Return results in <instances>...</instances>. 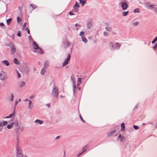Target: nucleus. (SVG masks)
I'll return each mask as SVG.
<instances>
[{
	"label": "nucleus",
	"mask_w": 157,
	"mask_h": 157,
	"mask_svg": "<svg viewBox=\"0 0 157 157\" xmlns=\"http://www.w3.org/2000/svg\"><path fill=\"white\" fill-rule=\"evenodd\" d=\"M109 46L112 49L119 48L121 46V44L118 43H116L114 46L112 42H110L109 44Z\"/></svg>",
	"instance_id": "obj_1"
},
{
	"label": "nucleus",
	"mask_w": 157,
	"mask_h": 157,
	"mask_svg": "<svg viewBox=\"0 0 157 157\" xmlns=\"http://www.w3.org/2000/svg\"><path fill=\"white\" fill-rule=\"evenodd\" d=\"M16 149L17 150V157H22V151L21 149L19 148L18 143L16 147Z\"/></svg>",
	"instance_id": "obj_2"
},
{
	"label": "nucleus",
	"mask_w": 157,
	"mask_h": 157,
	"mask_svg": "<svg viewBox=\"0 0 157 157\" xmlns=\"http://www.w3.org/2000/svg\"><path fill=\"white\" fill-rule=\"evenodd\" d=\"M52 94L53 96L57 97L58 96V89L57 88L55 87L53 89Z\"/></svg>",
	"instance_id": "obj_3"
},
{
	"label": "nucleus",
	"mask_w": 157,
	"mask_h": 157,
	"mask_svg": "<svg viewBox=\"0 0 157 157\" xmlns=\"http://www.w3.org/2000/svg\"><path fill=\"white\" fill-rule=\"evenodd\" d=\"M71 59V55L68 54L67 58L65 59L63 63V66L66 65L68 63Z\"/></svg>",
	"instance_id": "obj_4"
},
{
	"label": "nucleus",
	"mask_w": 157,
	"mask_h": 157,
	"mask_svg": "<svg viewBox=\"0 0 157 157\" xmlns=\"http://www.w3.org/2000/svg\"><path fill=\"white\" fill-rule=\"evenodd\" d=\"M18 102H19L17 101H16V103H15V107H14V111H13V113H12L10 114L9 116H7V117H6V118H10V117H14L15 116V107H16V105H17V103Z\"/></svg>",
	"instance_id": "obj_5"
},
{
	"label": "nucleus",
	"mask_w": 157,
	"mask_h": 157,
	"mask_svg": "<svg viewBox=\"0 0 157 157\" xmlns=\"http://www.w3.org/2000/svg\"><path fill=\"white\" fill-rule=\"evenodd\" d=\"M7 78L6 74L4 72H2L0 75V78L2 80H5Z\"/></svg>",
	"instance_id": "obj_6"
},
{
	"label": "nucleus",
	"mask_w": 157,
	"mask_h": 157,
	"mask_svg": "<svg viewBox=\"0 0 157 157\" xmlns=\"http://www.w3.org/2000/svg\"><path fill=\"white\" fill-rule=\"evenodd\" d=\"M121 6L123 9L124 10H126L128 7V4L125 2L122 3Z\"/></svg>",
	"instance_id": "obj_7"
},
{
	"label": "nucleus",
	"mask_w": 157,
	"mask_h": 157,
	"mask_svg": "<svg viewBox=\"0 0 157 157\" xmlns=\"http://www.w3.org/2000/svg\"><path fill=\"white\" fill-rule=\"evenodd\" d=\"M36 50H35L33 51L34 52H36L38 53H40L41 54H43V52L42 49L39 48L36 49Z\"/></svg>",
	"instance_id": "obj_8"
},
{
	"label": "nucleus",
	"mask_w": 157,
	"mask_h": 157,
	"mask_svg": "<svg viewBox=\"0 0 157 157\" xmlns=\"http://www.w3.org/2000/svg\"><path fill=\"white\" fill-rule=\"evenodd\" d=\"M33 46L34 48L35 49H37L39 48V47L38 45H37L36 42L34 41H33Z\"/></svg>",
	"instance_id": "obj_9"
},
{
	"label": "nucleus",
	"mask_w": 157,
	"mask_h": 157,
	"mask_svg": "<svg viewBox=\"0 0 157 157\" xmlns=\"http://www.w3.org/2000/svg\"><path fill=\"white\" fill-rule=\"evenodd\" d=\"M49 66V62L47 60L45 61L44 63V69H47Z\"/></svg>",
	"instance_id": "obj_10"
},
{
	"label": "nucleus",
	"mask_w": 157,
	"mask_h": 157,
	"mask_svg": "<svg viewBox=\"0 0 157 157\" xmlns=\"http://www.w3.org/2000/svg\"><path fill=\"white\" fill-rule=\"evenodd\" d=\"M118 138L120 139V141L121 142H123L125 140V138L124 137L121 136V135H120L119 136Z\"/></svg>",
	"instance_id": "obj_11"
},
{
	"label": "nucleus",
	"mask_w": 157,
	"mask_h": 157,
	"mask_svg": "<svg viewBox=\"0 0 157 157\" xmlns=\"http://www.w3.org/2000/svg\"><path fill=\"white\" fill-rule=\"evenodd\" d=\"M64 44L65 45V47L67 48L70 45L71 43L68 41H66L64 42Z\"/></svg>",
	"instance_id": "obj_12"
},
{
	"label": "nucleus",
	"mask_w": 157,
	"mask_h": 157,
	"mask_svg": "<svg viewBox=\"0 0 157 157\" xmlns=\"http://www.w3.org/2000/svg\"><path fill=\"white\" fill-rule=\"evenodd\" d=\"M12 125H13V126L16 127L18 126V122L17 121H15L14 122L12 123Z\"/></svg>",
	"instance_id": "obj_13"
},
{
	"label": "nucleus",
	"mask_w": 157,
	"mask_h": 157,
	"mask_svg": "<svg viewBox=\"0 0 157 157\" xmlns=\"http://www.w3.org/2000/svg\"><path fill=\"white\" fill-rule=\"evenodd\" d=\"M121 131L122 132L124 131L125 130V124L124 123H123L121 124Z\"/></svg>",
	"instance_id": "obj_14"
},
{
	"label": "nucleus",
	"mask_w": 157,
	"mask_h": 157,
	"mask_svg": "<svg viewBox=\"0 0 157 157\" xmlns=\"http://www.w3.org/2000/svg\"><path fill=\"white\" fill-rule=\"evenodd\" d=\"M116 130L114 129L112 131H110L109 133L108 134V135L109 136H111L112 135L115 133L116 132Z\"/></svg>",
	"instance_id": "obj_15"
},
{
	"label": "nucleus",
	"mask_w": 157,
	"mask_h": 157,
	"mask_svg": "<svg viewBox=\"0 0 157 157\" xmlns=\"http://www.w3.org/2000/svg\"><path fill=\"white\" fill-rule=\"evenodd\" d=\"M25 101H29V105H28V107H29V108L30 109H31V105L32 104V102L31 101L28 99H25Z\"/></svg>",
	"instance_id": "obj_16"
},
{
	"label": "nucleus",
	"mask_w": 157,
	"mask_h": 157,
	"mask_svg": "<svg viewBox=\"0 0 157 157\" xmlns=\"http://www.w3.org/2000/svg\"><path fill=\"white\" fill-rule=\"evenodd\" d=\"M86 0H79L80 3L82 4V6H83L86 3Z\"/></svg>",
	"instance_id": "obj_17"
},
{
	"label": "nucleus",
	"mask_w": 157,
	"mask_h": 157,
	"mask_svg": "<svg viewBox=\"0 0 157 157\" xmlns=\"http://www.w3.org/2000/svg\"><path fill=\"white\" fill-rule=\"evenodd\" d=\"M12 21V18H9V19H8L6 21V22L7 23V24L8 25H9L11 22Z\"/></svg>",
	"instance_id": "obj_18"
},
{
	"label": "nucleus",
	"mask_w": 157,
	"mask_h": 157,
	"mask_svg": "<svg viewBox=\"0 0 157 157\" xmlns=\"http://www.w3.org/2000/svg\"><path fill=\"white\" fill-rule=\"evenodd\" d=\"M82 82V78H78V79L77 86H79Z\"/></svg>",
	"instance_id": "obj_19"
},
{
	"label": "nucleus",
	"mask_w": 157,
	"mask_h": 157,
	"mask_svg": "<svg viewBox=\"0 0 157 157\" xmlns=\"http://www.w3.org/2000/svg\"><path fill=\"white\" fill-rule=\"evenodd\" d=\"M87 147H85L83 148L82 149V152L79 155H78V156H79L81 154H82V153L85 152L86 149Z\"/></svg>",
	"instance_id": "obj_20"
},
{
	"label": "nucleus",
	"mask_w": 157,
	"mask_h": 157,
	"mask_svg": "<svg viewBox=\"0 0 157 157\" xmlns=\"http://www.w3.org/2000/svg\"><path fill=\"white\" fill-rule=\"evenodd\" d=\"M2 63L7 66H8L9 65V63L8 61L7 60L3 61H2Z\"/></svg>",
	"instance_id": "obj_21"
},
{
	"label": "nucleus",
	"mask_w": 157,
	"mask_h": 157,
	"mask_svg": "<svg viewBox=\"0 0 157 157\" xmlns=\"http://www.w3.org/2000/svg\"><path fill=\"white\" fill-rule=\"evenodd\" d=\"M11 51L12 53V54H13V53L15 52L16 51V48L13 45L11 46Z\"/></svg>",
	"instance_id": "obj_22"
},
{
	"label": "nucleus",
	"mask_w": 157,
	"mask_h": 157,
	"mask_svg": "<svg viewBox=\"0 0 157 157\" xmlns=\"http://www.w3.org/2000/svg\"><path fill=\"white\" fill-rule=\"evenodd\" d=\"M35 122L38 123L40 124H41L43 123V122L42 121L39 120H36L35 121Z\"/></svg>",
	"instance_id": "obj_23"
},
{
	"label": "nucleus",
	"mask_w": 157,
	"mask_h": 157,
	"mask_svg": "<svg viewBox=\"0 0 157 157\" xmlns=\"http://www.w3.org/2000/svg\"><path fill=\"white\" fill-rule=\"evenodd\" d=\"M79 7V5L78 3L77 2H76L75 5L73 6V7L75 8V9H77Z\"/></svg>",
	"instance_id": "obj_24"
},
{
	"label": "nucleus",
	"mask_w": 157,
	"mask_h": 157,
	"mask_svg": "<svg viewBox=\"0 0 157 157\" xmlns=\"http://www.w3.org/2000/svg\"><path fill=\"white\" fill-rule=\"evenodd\" d=\"M13 62L14 63L16 64H19L18 60L16 58L14 59Z\"/></svg>",
	"instance_id": "obj_25"
},
{
	"label": "nucleus",
	"mask_w": 157,
	"mask_h": 157,
	"mask_svg": "<svg viewBox=\"0 0 157 157\" xmlns=\"http://www.w3.org/2000/svg\"><path fill=\"white\" fill-rule=\"evenodd\" d=\"M25 83L23 81H22L21 82V83H20V87H23L25 86Z\"/></svg>",
	"instance_id": "obj_26"
},
{
	"label": "nucleus",
	"mask_w": 157,
	"mask_h": 157,
	"mask_svg": "<svg viewBox=\"0 0 157 157\" xmlns=\"http://www.w3.org/2000/svg\"><path fill=\"white\" fill-rule=\"evenodd\" d=\"M129 13L128 11L127 12L124 11L122 13V15L123 16H126Z\"/></svg>",
	"instance_id": "obj_27"
},
{
	"label": "nucleus",
	"mask_w": 157,
	"mask_h": 157,
	"mask_svg": "<svg viewBox=\"0 0 157 157\" xmlns=\"http://www.w3.org/2000/svg\"><path fill=\"white\" fill-rule=\"evenodd\" d=\"M13 126V125H12V123L10 125H8L7 126V128L8 129H10Z\"/></svg>",
	"instance_id": "obj_28"
},
{
	"label": "nucleus",
	"mask_w": 157,
	"mask_h": 157,
	"mask_svg": "<svg viewBox=\"0 0 157 157\" xmlns=\"http://www.w3.org/2000/svg\"><path fill=\"white\" fill-rule=\"evenodd\" d=\"M45 69H44V68L43 67V68L42 69V70L41 71V75H43L44 74V73L45 72V71L44 70Z\"/></svg>",
	"instance_id": "obj_29"
},
{
	"label": "nucleus",
	"mask_w": 157,
	"mask_h": 157,
	"mask_svg": "<svg viewBox=\"0 0 157 157\" xmlns=\"http://www.w3.org/2000/svg\"><path fill=\"white\" fill-rule=\"evenodd\" d=\"M82 37V41L85 43H86L87 41V39L86 38L83 37Z\"/></svg>",
	"instance_id": "obj_30"
},
{
	"label": "nucleus",
	"mask_w": 157,
	"mask_h": 157,
	"mask_svg": "<svg viewBox=\"0 0 157 157\" xmlns=\"http://www.w3.org/2000/svg\"><path fill=\"white\" fill-rule=\"evenodd\" d=\"M2 123L3 124V126L7 125L8 124L7 122L6 121H3Z\"/></svg>",
	"instance_id": "obj_31"
},
{
	"label": "nucleus",
	"mask_w": 157,
	"mask_h": 157,
	"mask_svg": "<svg viewBox=\"0 0 157 157\" xmlns=\"http://www.w3.org/2000/svg\"><path fill=\"white\" fill-rule=\"evenodd\" d=\"M106 29L107 31H109V32L111 31L112 30V28L110 27H106Z\"/></svg>",
	"instance_id": "obj_32"
},
{
	"label": "nucleus",
	"mask_w": 157,
	"mask_h": 157,
	"mask_svg": "<svg viewBox=\"0 0 157 157\" xmlns=\"http://www.w3.org/2000/svg\"><path fill=\"white\" fill-rule=\"evenodd\" d=\"M134 13H139V10L137 8L136 9L134 10Z\"/></svg>",
	"instance_id": "obj_33"
},
{
	"label": "nucleus",
	"mask_w": 157,
	"mask_h": 157,
	"mask_svg": "<svg viewBox=\"0 0 157 157\" xmlns=\"http://www.w3.org/2000/svg\"><path fill=\"white\" fill-rule=\"evenodd\" d=\"M157 40V36L152 41V43L154 44Z\"/></svg>",
	"instance_id": "obj_34"
},
{
	"label": "nucleus",
	"mask_w": 157,
	"mask_h": 157,
	"mask_svg": "<svg viewBox=\"0 0 157 157\" xmlns=\"http://www.w3.org/2000/svg\"><path fill=\"white\" fill-rule=\"evenodd\" d=\"M11 98H10V100L11 101H13V98H14V96L13 94H11Z\"/></svg>",
	"instance_id": "obj_35"
},
{
	"label": "nucleus",
	"mask_w": 157,
	"mask_h": 157,
	"mask_svg": "<svg viewBox=\"0 0 157 157\" xmlns=\"http://www.w3.org/2000/svg\"><path fill=\"white\" fill-rule=\"evenodd\" d=\"M21 31H19L18 32V33H17V35L18 36H21Z\"/></svg>",
	"instance_id": "obj_36"
},
{
	"label": "nucleus",
	"mask_w": 157,
	"mask_h": 157,
	"mask_svg": "<svg viewBox=\"0 0 157 157\" xmlns=\"http://www.w3.org/2000/svg\"><path fill=\"white\" fill-rule=\"evenodd\" d=\"M153 5H149L148 6V8H149L150 9H152L153 8Z\"/></svg>",
	"instance_id": "obj_37"
},
{
	"label": "nucleus",
	"mask_w": 157,
	"mask_h": 157,
	"mask_svg": "<svg viewBox=\"0 0 157 157\" xmlns=\"http://www.w3.org/2000/svg\"><path fill=\"white\" fill-rule=\"evenodd\" d=\"M17 22H18V23H19V22L21 21V19L19 17H17Z\"/></svg>",
	"instance_id": "obj_38"
},
{
	"label": "nucleus",
	"mask_w": 157,
	"mask_h": 157,
	"mask_svg": "<svg viewBox=\"0 0 157 157\" xmlns=\"http://www.w3.org/2000/svg\"><path fill=\"white\" fill-rule=\"evenodd\" d=\"M17 75H18V78H20L21 77V75L19 73V72H18V71H17Z\"/></svg>",
	"instance_id": "obj_39"
},
{
	"label": "nucleus",
	"mask_w": 157,
	"mask_h": 157,
	"mask_svg": "<svg viewBox=\"0 0 157 157\" xmlns=\"http://www.w3.org/2000/svg\"><path fill=\"white\" fill-rule=\"evenodd\" d=\"M133 127L135 129H136V130L139 129V127H138V126H137L134 125L133 126Z\"/></svg>",
	"instance_id": "obj_40"
},
{
	"label": "nucleus",
	"mask_w": 157,
	"mask_h": 157,
	"mask_svg": "<svg viewBox=\"0 0 157 157\" xmlns=\"http://www.w3.org/2000/svg\"><path fill=\"white\" fill-rule=\"evenodd\" d=\"M133 25H134L135 26H137L139 24V23L137 22H135L133 23Z\"/></svg>",
	"instance_id": "obj_41"
},
{
	"label": "nucleus",
	"mask_w": 157,
	"mask_h": 157,
	"mask_svg": "<svg viewBox=\"0 0 157 157\" xmlns=\"http://www.w3.org/2000/svg\"><path fill=\"white\" fill-rule=\"evenodd\" d=\"M84 34V33L83 32V31H81V32L80 33V35L82 36V37H83V35Z\"/></svg>",
	"instance_id": "obj_42"
},
{
	"label": "nucleus",
	"mask_w": 157,
	"mask_h": 157,
	"mask_svg": "<svg viewBox=\"0 0 157 157\" xmlns=\"http://www.w3.org/2000/svg\"><path fill=\"white\" fill-rule=\"evenodd\" d=\"M104 34L105 36H108V33L105 32L104 33Z\"/></svg>",
	"instance_id": "obj_43"
},
{
	"label": "nucleus",
	"mask_w": 157,
	"mask_h": 157,
	"mask_svg": "<svg viewBox=\"0 0 157 157\" xmlns=\"http://www.w3.org/2000/svg\"><path fill=\"white\" fill-rule=\"evenodd\" d=\"M35 95H33L30 96L29 97V98L30 99H32V98H34L35 97Z\"/></svg>",
	"instance_id": "obj_44"
},
{
	"label": "nucleus",
	"mask_w": 157,
	"mask_h": 157,
	"mask_svg": "<svg viewBox=\"0 0 157 157\" xmlns=\"http://www.w3.org/2000/svg\"><path fill=\"white\" fill-rule=\"evenodd\" d=\"M74 88H73V91H74V92L75 91V88H76V86H75V83H74Z\"/></svg>",
	"instance_id": "obj_45"
},
{
	"label": "nucleus",
	"mask_w": 157,
	"mask_h": 157,
	"mask_svg": "<svg viewBox=\"0 0 157 157\" xmlns=\"http://www.w3.org/2000/svg\"><path fill=\"white\" fill-rule=\"evenodd\" d=\"M80 118L81 120L83 122H84V121L83 120V119L82 118V117L80 115Z\"/></svg>",
	"instance_id": "obj_46"
},
{
	"label": "nucleus",
	"mask_w": 157,
	"mask_h": 157,
	"mask_svg": "<svg viewBox=\"0 0 157 157\" xmlns=\"http://www.w3.org/2000/svg\"><path fill=\"white\" fill-rule=\"evenodd\" d=\"M30 6H31L33 7V9H34L36 8V6L34 5H30Z\"/></svg>",
	"instance_id": "obj_47"
},
{
	"label": "nucleus",
	"mask_w": 157,
	"mask_h": 157,
	"mask_svg": "<svg viewBox=\"0 0 157 157\" xmlns=\"http://www.w3.org/2000/svg\"><path fill=\"white\" fill-rule=\"evenodd\" d=\"M69 14L71 15H74V13H73L71 12H69Z\"/></svg>",
	"instance_id": "obj_48"
},
{
	"label": "nucleus",
	"mask_w": 157,
	"mask_h": 157,
	"mask_svg": "<svg viewBox=\"0 0 157 157\" xmlns=\"http://www.w3.org/2000/svg\"><path fill=\"white\" fill-rule=\"evenodd\" d=\"M27 25V23L26 22H25L24 24V25H23V27H25Z\"/></svg>",
	"instance_id": "obj_49"
},
{
	"label": "nucleus",
	"mask_w": 157,
	"mask_h": 157,
	"mask_svg": "<svg viewBox=\"0 0 157 157\" xmlns=\"http://www.w3.org/2000/svg\"><path fill=\"white\" fill-rule=\"evenodd\" d=\"M0 26H4V25L3 23H0Z\"/></svg>",
	"instance_id": "obj_50"
},
{
	"label": "nucleus",
	"mask_w": 157,
	"mask_h": 157,
	"mask_svg": "<svg viewBox=\"0 0 157 157\" xmlns=\"http://www.w3.org/2000/svg\"><path fill=\"white\" fill-rule=\"evenodd\" d=\"M157 46L155 44V45L153 47V48L155 50L156 48H157Z\"/></svg>",
	"instance_id": "obj_51"
},
{
	"label": "nucleus",
	"mask_w": 157,
	"mask_h": 157,
	"mask_svg": "<svg viewBox=\"0 0 157 157\" xmlns=\"http://www.w3.org/2000/svg\"><path fill=\"white\" fill-rule=\"evenodd\" d=\"M46 105L49 108L50 107V104H47Z\"/></svg>",
	"instance_id": "obj_52"
},
{
	"label": "nucleus",
	"mask_w": 157,
	"mask_h": 157,
	"mask_svg": "<svg viewBox=\"0 0 157 157\" xmlns=\"http://www.w3.org/2000/svg\"><path fill=\"white\" fill-rule=\"evenodd\" d=\"M75 26L76 27H77L78 26H79V25L77 24H76L75 25Z\"/></svg>",
	"instance_id": "obj_53"
},
{
	"label": "nucleus",
	"mask_w": 157,
	"mask_h": 157,
	"mask_svg": "<svg viewBox=\"0 0 157 157\" xmlns=\"http://www.w3.org/2000/svg\"><path fill=\"white\" fill-rule=\"evenodd\" d=\"M60 137V136H57L56 137V140L59 139Z\"/></svg>",
	"instance_id": "obj_54"
},
{
	"label": "nucleus",
	"mask_w": 157,
	"mask_h": 157,
	"mask_svg": "<svg viewBox=\"0 0 157 157\" xmlns=\"http://www.w3.org/2000/svg\"><path fill=\"white\" fill-rule=\"evenodd\" d=\"M27 32L29 34H30V31H29V29H28L27 30Z\"/></svg>",
	"instance_id": "obj_55"
},
{
	"label": "nucleus",
	"mask_w": 157,
	"mask_h": 157,
	"mask_svg": "<svg viewBox=\"0 0 157 157\" xmlns=\"http://www.w3.org/2000/svg\"><path fill=\"white\" fill-rule=\"evenodd\" d=\"M155 12H157V7L155 9Z\"/></svg>",
	"instance_id": "obj_56"
},
{
	"label": "nucleus",
	"mask_w": 157,
	"mask_h": 157,
	"mask_svg": "<svg viewBox=\"0 0 157 157\" xmlns=\"http://www.w3.org/2000/svg\"><path fill=\"white\" fill-rule=\"evenodd\" d=\"M28 29H28V28L27 27L26 28H25V30H27H27H28Z\"/></svg>",
	"instance_id": "obj_57"
},
{
	"label": "nucleus",
	"mask_w": 157,
	"mask_h": 157,
	"mask_svg": "<svg viewBox=\"0 0 157 157\" xmlns=\"http://www.w3.org/2000/svg\"><path fill=\"white\" fill-rule=\"evenodd\" d=\"M21 100V99H19V100L18 102H20V101Z\"/></svg>",
	"instance_id": "obj_58"
},
{
	"label": "nucleus",
	"mask_w": 157,
	"mask_h": 157,
	"mask_svg": "<svg viewBox=\"0 0 157 157\" xmlns=\"http://www.w3.org/2000/svg\"><path fill=\"white\" fill-rule=\"evenodd\" d=\"M156 127L157 128V122H156Z\"/></svg>",
	"instance_id": "obj_59"
},
{
	"label": "nucleus",
	"mask_w": 157,
	"mask_h": 157,
	"mask_svg": "<svg viewBox=\"0 0 157 157\" xmlns=\"http://www.w3.org/2000/svg\"><path fill=\"white\" fill-rule=\"evenodd\" d=\"M155 44L157 46V42Z\"/></svg>",
	"instance_id": "obj_60"
},
{
	"label": "nucleus",
	"mask_w": 157,
	"mask_h": 157,
	"mask_svg": "<svg viewBox=\"0 0 157 157\" xmlns=\"http://www.w3.org/2000/svg\"><path fill=\"white\" fill-rule=\"evenodd\" d=\"M25 156V157H27V156Z\"/></svg>",
	"instance_id": "obj_61"
},
{
	"label": "nucleus",
	"mask_w": 157,
	"mask_h": 157,
	"mask_svg": "<svg viewBox=\"0 0 157 157\" xmlns=\"http://www.w3.org/2000/svg\"><path fill=\"white\" fill-rule=\"evenodd\" d=\"M79 90H80V88H79Z\"/></svg>",
	"instance_id": "obj_62"
}]
</instances>
